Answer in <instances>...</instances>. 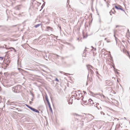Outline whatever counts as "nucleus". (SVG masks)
<instances>
[{"label":"nucleus","mask_w":130,"mask_h":130,"mask_svg":"<svg viewBox=\"0 0 130 130\" xmlns=\"http://www.w3.org/2000/svg\"><path fill=\"white\" fill-rule=\"evenodd\" d=\"M19 87H20L19 86H17L14 87L12 88V90L14 93H19Z\"/></svg>","instance_id":"f257e3e1"},{"label":"nucleus","mask_w":130,"mask_h":130,"mask_svg":"<svg viewBox=\"0 0 130 130\" xmlns=\"http://www.w3.org/2000/svg\"><path fill=\"white\" fill-rule=\"evenodd\" d=\"M115 7L118 10H120L125 12V11L123 9L122 7L121 6L119 5H115Z\"/></svg>","instance_id":"f03ea898"},{"label":"nucleus","mask_w":130,"mask_h":130,"mask_svg":"<svg viewBox=\"0 0 130 130\" xmlns=\"http://www.w3.org/2000/svg\"><path fill=\"white\" fill-rule=\"evenodd\" d=\"M106 86H111L113 85V82L110 80H106L105 82Z\"/></svg>","instance_id":"7ed1b4c3"},{"label":"nucleus","mask_w":130,"mask_h":130,"mask_svg":"<svg viewBox=\"0 0 130 130\" xmlns=\"http://www.w3.org/2000/svg\"><path fill=\"white\" fill-rule=\"evenodd\" d=\"M22 7V6L21 5H17L15 7V9L17 10H21Z\"/></svg>","instance_id":"20e7f679"},{"label":"nucleus","mask_w":130,"mask_h":130,"mask_svg":"<svg viewBox=\"0 0 130 130\" xmlns=\"http://www.w3.org/2000/svg\"><path fill=\"white\" fill-rule=\"evenodd\" d=\"M82 93H78V99H77V100H79L80 98H81L82 97Z\"/></svg>","instance_id":"39448f33"},{"label":"nucleus","mask_w":130,"mask_h":130,"mask_svg":"<svg viewBox=\"0 0 130 130\" xmlns=\"http://www.w3.org/2000/svg\"><path fill=\"white\" fill-rule=\"evenodd\" d=\"M45 100L46 101L48 106H50V104L49 101L48 97L47 96H45Z\"/></svg>","instance_id":"423d86ee"},{"label":"nucleus","mask_w":130,"mask_h":130,"mask_svg":"<svg viewBox=\"0 0 130 130\" xmlns=\"http://www.w3.org/2000/svg\"><path fill=\"white\" fill-rule=\"evenodd\" d=\"M46 28L48 30L52 31V28L51 27L49 26H47V27Z\"/></svg>","instance_id":"0eeeda50"},{"label":"nucleus","mask_w":130,"mask_h":130,"mask_svg":"<svg viewBox=\"0 0 130 130\" xmlns=\"http://www.w3.org/2000/svg\"><path fill=\"white\" fill-rule=\"evenodd\" d=\"M111 11H112V13L113 14L115 13L116 12V11L115 10V8H113L111 10Z\"/></svg>","instance_id":"6e6552de"},{"label":"nucleus","mask_w":130,"mask_h":130,"mask_svg":"<svg viewBox=\"0 0 130 130\" xmlns=\"http://www.w3.org/2000/svg\"><path fill=\"white\" fill-rule=\"evenodd\" d=\"M41 24H37L36 25H35V27L36 28H37L38 27H39V26H40L41 25Z\"/></svg>","instance_id":"1a4fd4ad"},{"label":"nucleus","mask_w":130,"mask_h":130,"mask_svg":"<svg viewBox=\"0 0 130 130\" xmlns=\"http://www.w3.org/2000/svg\"><path fill=\"white\" fill-rule=\"evenodd\" d=\"M89 70L90 71V72L92 74H93V73H94V72H93V71L91 69H89Z\"/></svg>","instance_id":"9d476101"},{"label":"nucleus","mask_w":130,"mask_h":130,"mask_svg":"<svg viewBox=\"0 0 130 130\" xmlns=\"http://www.w3.org/2000/svg\"><path fill=\"white\" fill-rule=\"evenodd\" d=\"M16 103L15 102H9V104L10 105H12V104H15Z\"/></svg>","instance_id":"9b49d317"},{"label":"nucleus","mask_w":130,"mask_h":130,"mask_svg":"<svg viewBox=\"0 0 130 130\" xmlns=\"http://www.w3.org/2000/svg\"><path fill=\"white\" fill-rule=\"evenodd\" d=\"M74 94H76V96H74V98H76V99H78V95H77V94L75 93H74Z\"/></svg>","instance_id":"f8f14e48"},{"label":"nucleus","mask_w":130,"mask_h":130,"mask_svg":"<svg viewBox=\"0 0 130 130\" xmlns=\"http://www.w3.org/2000/svg\"><path fill=\"white\" fill-rule=\"evenodd\" d=\"M18 70H19V71L20 72H22V71H24L22 69L19 68L18 69Z\"/></svg>","instance_id":"ddd939ff"},{"label":"nucleus","mask_w":130,"mask_h":130,"mask_svg":"<svg viewBox=\"0 0 130 130\" xmlns=\"http://www.w3.org/2000/svg\"><path fill=\"white\" fill-rule=\"evenodd\" d=\"M48 106L50 111L52 112V108L51 107V105H50V106Z\"/></svg>","instance_id":"4468645a"},{"label":"nucleus","mask_w":130,"mask_h":130,"mask_svg":"<svg viewBox=\"0 0 130 130\" xmlns=\"http://www.w3.org/2000/svg\"><path fill=\"white\" fill-rule=\"evenodd\" d=\"M89 116L92 119L94 117H93L92 115H89Z\"/></svg>","instance_id":"2eb2a0df"},{"label":"nucleus","mask_w":130,"mask_h":130,"mask_svg":"<svg viewBox=\"0 0 130 130\" xmlns=\"http://www.w3.org/2000/svg\"><path fill=\"white\" fill-rule=\"evenodd\" d=\"M89 102H93V101L91 100V99H89Z\"/></svg>","instance_id":"dca6fc26"},{"label":"nucleus","mask_w":130,"mask_h":130,"mask_svg":"<svg viewBox=\"0 0 130 130\" xmlns=\"http://www.w3.org/2000/svg\"><path fill=\"white\" fill-rule=\"evenodd\" d=\"M45 3H44L43 4V5H42V6H41V8H42V9L43 7L44 6Z\"/></svg>","instance_id":"f3484780"},{"label":"nucleus","mask_w":130,"mask_h":130,"mask_svg":"<svg viewBox=\"0 0 130 130\" xmlns=\"http://www.w3.org/2000/svg\"><path fill=\"white\" fill-rule=\"evenodd\" d=\"M36 109L33 108V109H32V110L34 112H35Z\"/></svg>","instance_id":"a211bd4d"},{"label":"nucleus","mask_w":130,"mask_h":130,"mask_svg":"<svg viewBox=\"0 0 130 130\" xmlns=\"http://www.w3.org/2000/svg\"><path fill=\"white\" fill-rule=\"evenodd\" d=\"M35 112H37V113H39V111L38 110H37V109H36V111Z\"/></svg>","instance_id":"6ab92c4d"},{"label":"nucleus","mask_w":130,"mask_h":130,"mask_svg":"<svg viewBox=\"0 0 130 130\" xmlns=\"http://www.w3.org/2000/svg\"><path fill=\"white\" fill-rule=\"evenodd\" d=\"M9 49H12L13 50L14 49V48L13 47H10L9 48Z\"/></svg>","instance_id":"aec40b11"},{"label":"nucleus","mask_w":130,"mask_h":130,"mask_svg":"<svg viewBox=\"0 0 130 130\" xmlns=\"http://www.w3.org/2000/svg\"><path fill=\"white\" fill-rule=\"evenodd\" d=\"M55 80L58 82H59V80L57 78H56Z\"/></svg>","instance_id":"412c9836"},{"label":"nucleus","mask_w":130,"mask_h":130,"mask_svg":"<svg viewBox=\"0 0 130 130\" xmlns=\"http://www.w3.org/2000/svg\"><path fill=\"white\" fill-rule=\"evenodd\" d=\"M26 105L28 108H30V106H29L28 105L26 104Z\"/></svg>","instance_id":"4be33fe9"},{"label":"nucleus","mask_w":130,"mask_h":130,"mask_svg":"<svg viewBox=\"0 0 130 130\" xmlns=\"http://www.w3.org/2000/svg\"><path fill=\"white\" fill-rule=\"evenodd\" d=\"M88 66H89L92 69H93V68H94L92 66H91V65H88Z\"/></svg>","instance_id":"5701e85b"},{"label":"nucleus","mask_w":130,"mask_h":130,"mask_svg":"<svg viewBox=\"0 0 130 130\" xmlns=\"http://www.w3.org/2000/svg\"><path fill=\"white\" fill-rule=\"evenodd\" d=\"M106 41L107 43L109 42H110V41L109 40H107Z\"/></svg>","instance_id":"b1692460"},{"label":"nucleus","mask_w":130,"mask_h":130,"mask_svg":"<svg viewBox=\"0 0 130 130\" xmlns=\"http://www.w3.org/2000/svg\"><path fill=\"white\" fill-rule=\"evenodd\" d=\"M8 73L7 72L6 73H4V75H6L8 74Z\"/></svg>","instance_id":"393cba45"},{"label":"nucleus","mask_w":130,"mask_h":130,"mask_svg":"<svg viewBox=\"0 0 130 130\" xmlns=\"http://www.w3.org/2000/svg\"><path fill=\"white\" fill-rule=\"evenodd\" d=\"M90 103L91 104H94V103L93 102H90Z\"/></svg>","instance_id":"a878e982"},{"label":"nucleus","mask_w":130,"mask_h":130,"mask_svg":"<svg viewBox=\"0 0 130 130\" xmlns=\"http://www.w3.org/2000/svg\"><path fill=\"white\" fill-rule=\"evenodd\" d=\"M109 13L110 14V15H111L112 13V11H111V10L110 12Z\"/></svg>","instance_id":"bb28decb"},{"label":"nucleus","mask_w":130,"mask_h":130,"mask_svg":"<svg viewBox=\"0 0 130 130\" xmlns=\"http://www.w3.org/2000/svg\"><path fill=\"white\" fill-rule=\"evenodd\" d=\"M33 108L31 107H30V108H29L31 109V110H32V109H33Z\"/></svg>","instance_id":"cd10ccee"},{"label":"nucleus","mask_w":130,"mask_h":130,"mask_svg":"<svg viewBox=\"0 0 130 130\" xmlns=\"http://www.w3.org/2000/svg\"><path fill=\"white\" fill-rule=\"evenodd\" d=\"M66 74H69V75H70V74H69L67 73H64V75H66Z\"/></svg>","instance_id":"c85d7f7f"},{"label":"nucleus","mask_w":130,"mask_h":130,"mask_svg":"<svg viewBox=\"0 0 130 130\" xmlns=\"http://www.w3.org/2000/svg\"><path fill=\"white\" fill-rule=\"evenodd\" d=\"M84 94H86V92L84 91Z\"/></svg>","instance_id":"c756f323"},{"label":"nucleus","mask_w":130,"mask_h":130,"mask_svg":"<svg viewBox=\"0 0 130 130\" xmlns=\"http://www.w3.org/2000/svg\"><path fill=\"white\" fill-rule=\"evenodd\" d=\"M1 58L3 59V57H0V59H1Z\"/></svg>","instance_id":"7c9ffc66"},{"label":"nucleus","mask_w":130,"mask_h":130,"mask_svg":"<svg viewBox=\"0 0 130 130\" xmlns=\"http://www.w3.org/2000/svg\"><path fill=\"white\" fill-rule=\"evenodd\" d=\"M95 94L96 95H99V94H98V93H95Z\"/></svg>","instance_id":"2f4dec72"},{"label":"nucleus","mask_w":130,"mask_h":130,"mask_svg":"<svg viewBox=\"0 0 130 130\" xmlns=\"http://www.w3.org/2000/svg\"><path fill=\"white\" fill-rule=\"evenodd\" d=\"M13 50H14V51L15 52H16V50L14 49H13Z\"/></svg>","instance_id":"473e14b6"},{"label":"nucleus","mask_w":130,"mask_h":130,"mask_svg":"<svg viewBox=\"0 0 130 130\" xmlns=\"http://www.w3.org/2000/svg\"><path fill=\"white\" fill-rule=\"evenodd\" d=\"M107 38H105V40H106H106H107Z\"/></svg>","instance_id":"72a5a7b5"},{"label":"nucleus","mask_w":130,"mask_h":130,"mask_svg":"<svg viewBox=\"0 0 130 130\" xmlns=\"http://www.w3.org/2000/svg\"><path fill=\"white\" fill-rule=\"evenodd\" d=\"M72 96H73V97H72L73 98V97H74V96H75L74 95H72Z\"/></svg>","instance_id":"f704fd0d"},{"label":"nucleus","mask_w":130,"mask_h":130,"mask_svg":"<svg viewBox=\"0 0 130 130\" xmlns=\"http://www.w3.org/2000/svg\"><path fill=\"white\" fill-rule=\"evenodd\" d=\"M74 115H76V116H77V115H77V114H74Z\"/></svg>","instance_id":"c9c22d12"},{"label":"nucleus","mask_w":130,"mask_h":130,"mask_svg":"<svg viewBox=\"0 0 130 130\" xmlns=\"http://www.w3.org/2000/svg\"><path fill=\"white\" fill-rule=\"evenodd\" d=\"M127 32H129V30L128 29L127 30Z\"/></svg>","instance_id":"e433bc0d"},{"label":"nucleus","mask_w":130,"mask_h":130,"mask_svg":"<svg viewBox=\"0 0 130 130\" xmlns=\"http://www.w3.org/2000/svg\"><path fill=\"white\" fill-rule=\"evenodd\" d=\"M60 72V73H62L63 72Z\"/></svg>","instance_id":"4c0bfd02"},{"label":"nucleus","mask_w":130,"mask_h":130,"mask_svg":"<svg viewBox=\"0 0 130 130\" xmlns=\"http://www.w3.org/2000/svg\"><path fill=\"white\" fill-rule=\"evenodd\" d=\"M70 102H68V103H69V104H70Z\"/></svg>","instance_id":"58836bf2"},{"label":"nucleus","mask_w":130,"mask_h":130,"mask_svg":"<svg viewBox=\"0 0 130 130\" xmlns=\"http://www.w3.org/2000/svg\"><path fill=\"white\" fill-rule=\"evenodd\" d=\"M69 1V0H67V2H68V1Z\"/></svg>","instance_id":"ea45409f"},{"label":"nucleus","mask_w":130,"mask_h":130,"mask_svg":"<svg viewBox=\"0 0 130 130\" xmlns=\"http://www.w3.org/2000/svg\"><path fill=\"white\" fill-rule=\"evenodd\" d=\"M86 51V50H84V51Z\"/></svg>","instance_id":"a19ab883"},{"label":"nucleus","mask_w":130,"mask_h":130,"mask_svg":"<svg viewBox=\"0 0 130 130\" xmlns=\"http://www.w3.org/2000/svg\"><path fill=\"white\" fill-rule=\"evenodd\" d=\"M31 101H33V99H31Z\"/></svg>","instance_id":"79ce46f5"},{"label":"nucleus","mask_w":130,"mask_h":130,"mask_svg":"<svg viewBox=\"0 0 130 130\" xmlns=\"http://www.w3.org/2000/svg\"><path fill=\"white\" fill-rule=\"evenodd\" d=\"M102 113H103L104 115V113H103V112H102Z\"/></svg>","instance_id":"37998d69"},{"label":"nucleus","mask_w":130,"mask_h":130,"mask_svg":"<svg viewBox=\"0 0 130 130\" xmlns=\"http://www.w3.org/2000/svg\"><path fill=\"white\" fill-rule=\"evenodd\" d=\"M57 56H59V55H57Z\"/></svg>","instance_id":"c03bdc74"},{"label":"nucleus","mask_w":130,"mask_h":130,"mask_svg":"<svg viewBox=\"0 0 130 130\" xmlns=\"http://www.w3.org/2000/svg\"><path fill=\"white\" fill-rule=\"evenodd\" d=\"M77 40H79V38H77Z\"/></svg>","instance_id":"a18cd8bd"},{"label":"nucleus","mask_w":130,"mask_h":130,"mask_svg":"<svg viewBox=\"0 0 130 130\" xmlns=\"http://www.w3.org/2000/svg\"><path fill=\"white\" fill-rule=\"evenodd\" d=\"M91 47H92V48H93V47H92V46H91Z\"/></svg>","instance_id":"49530a36"},{"label":"nucleus","mask_w":130,"mask_h":130,"mask_svg":"<svg viewBox=\"0 0 130 130\" xmlns=\"http://www.w3.org/2000/svg\"><path fill=\"white\" fill-rule=\"evenodd\" d=\"M88 76H89V74L88 75Z\"/></svg>","instance_id":"de8ad7c7"},{"label":"nucleus","mask_w":130,"mask_h":130,"mask_svg":"<svg viewBox=\"0 0 130 130\" xmlns=\"http://www.w3.org/2000/svg\"><path fill=\"white\" fill-rule=\"evenodd\" d=\"M124 118H125V119H126V118H125V117H124Z\"/></svg>","instance_id":"09e8293b"},{"label":"nucleus","mask_w":130,"mask_h":130,"mask_svg":"<svg viewBox=\"0 0 130 130\" xmlns=\"http://www.w3.org/2000/svg\"><path fill=\"white\" fill-rule=\"evenodd\" d=\"M13 107H14H14H13Z\"/></svg>","instance_id":"8fccbe9b"},{"label":"nucleus","mask_w":130,"mask_h":130,"mask_svg":"<svg viewBox=\"0 0 130 130\" xmlns=\"http://www.w3.org/2000/svg\"><path fill=\"white\" fill-rule=\"evenodd\" d=\"M72 103H70V104H72Z\"/></svg>","instance_id":"3c124183"},{"label":"nucleus","mask_w":130,"mask_h":130,"mask_svg":"<svg viewBox=\"0 0 130 130\" xmlns=\"http://www.w3.org/2000/svg\"><path fill=\"white\" fill-rule=\"evenodd\" d=\"M114 36L115 37V35H114Z\"/></svg>","instance_id":"603ef678"},{"label":"nucleus","mask_w":130,"mask_h":130,"mask_svg":"<svg viewBox=\"0 0 130 130\" xmlns=\"http://www.w3.org/2000/svg\"><path fill=\"white\" fill-rule=\"evenodd\" d=\"M117 119L118 120V119Z\"/></svg>","instance_id":"864d4df0"}]
</instances>
